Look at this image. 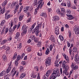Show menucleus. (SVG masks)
<instances>
[{
	"label": "nucleus",
	"mask_w": 79,
	"mask_h": 79,
	"mask_svg": "<svg viewBox=\"0 0 79 79\" xmlns=\"http://www.w3.org/2000/svg\"><path fill=\"white\" fill-rule=\"evenodd\" d=\"M59 77L60 76V71L58 69L54 70L52 75L50 77L49 79H55L56 78V77Z\"/></svg>",
	"instance_id": "nucleus-1"
},
{
	"label": "nucleus",
	"mask_w": 79,
	"mask_h": 79,
	"mask_svg": "<svg viewBox=\"0 0 79 79\" xmlns=\"http://www.w3.org/2000/svg\"><path fill=\"white\" fill-rule=\"evenodd\" d=\"M42 23H39L37 26H36L35 29H34L32 31V33H35L36 35V36H39V29H40L42 27Z\"/></svg>",
	"instance_id": "nucleus-2"
},
{
	"label": "nucleus",
	"mask_w": 79,
	"mask_h": 79,
	"mask_svg": "<svg viewBox=\"0 0 79 79\" xmlns=\"http://www.w3.org/2000/svg\"><path fill=\"white\" fill-rule=\"evenodd\" d=\"M44 0H38V6L37 8L35 9V15H36L37 13V10H38V9H39V8L40 9L42 8V7L44 4Z\"/></svg>",
	"instance_id": "nucleus-3"
},
{
	"label": "nucleus",
	"mask_w": 79,
	"mask_h": 79,
	"mask_svg": "<svg viewBox=\"0 0 79 79\" xmlns=\"http://www.w3.org/2000/svg\"><path fill=\"white\" fill-rule=\"evenodd\" d=\"M66 62L65 60H64L62 64V67L63 69H64V70L63 71V73L65 74L66 76L69 75V72H68V67H66Z\"/></svg>",
	"instance_id": "nucleus-4"
},
{
	"label": "nucleus",
	"mask_w": 79,
	"mask_h": 79,
	"mask_svg": "<svg viewBox=\"0 0 79 79\" xmlns=\"http://www.w3.org/2000/svg\"><path fill=\"white\" fill-rule=\"evenodd\" d=\"M29 27L28 26H26V25H24L22 27V29L23 31L22 33V36H25V35L27 32V29H28Z\"/></svg>",
	"instance_id": "nucleus-5"
},
{
	"label": "nucleus",
	"mask_w": 79,
	"mask_h": 79,
	"mask_svg": "<svg viewBox=\"0 0 79 79\" xmlns=\"http://www.w3.org/2000/svg\"><path fill=\"white\" fill-rule=\"evenodd\" d=\"M7 2L4 1L2 4V6H3L2 9L1 7H0V15L1 14H3L4 12H5V6Z\"/></svg>",
	"instance_id": "nucleus-6"
},
{
	"label": "nucleus",
	"mask_w": 79,
	"mask_h": 79,
	"mask_svg": "<svg viewBox=\"0 0 79 79\" xmlns=\"http://www.w3.org/2000/svg\"><path fill=\"white\" fill-rule=\"evenodd\" d=\"M51 71L50 70H48L47 72L46 73L45 75H44L43 77V79H48V76H50V72Z\"/></svg>",
	"instance_id": "nucleus-7"
},
{
	"label": "nucleus",
	"mask_w": 79,
	"mask_h": 79,
	"mask_svg": "<svg viewBox=\"0 0 79 79\" xmlns=\"http://www.w3.org/2000/svg\"><path fill=\"white\" fill-rule=\"evenodd\" d=\"M12 64V62L11 61L8 64V67L7 69H6V73H8L11 71V64Z\"/></svg>",
	"instance_id": "nucleus-8"
},
{
	"label": "nucleus",
	"mask_w": 79,
	"mask_h": 79,
	"mask_svg": "<svg viewBox=\"0 0 79 79\" xmlns=\"http://www.w3.org/2000/svg\"><path fill=\"white\" fill-rule=\"evenodd\" d=\"M74 27V31L76 34H79V26H75Z\"/></svg>",
	"instance_id": "nucleus-9"
},
{
	"label": "nucleus",
	"mask_w": 79,
	"mask_h": 79,
	"mask_svg": "<svg viewBox=\"0 0 79 79\" xmlns=\"http://www.w3.org/2000/svg\"><path fill=\"white\" fill-rule=\"evenodd\" d=\"M45 62L46 64H47L48 66L50 65V64H51V58L50 57H48L46 60Z\"/></svg>",
	"instance_id": "nucleus-10"
},
{
	"label": "nucleus",
	"mask_w": 79,
	"mask_h": 79,
	"mask_svg": "<svg viewBox=\"0 0 79 79\" xmlns=\"http://www.w3.org/2000/svg\"><path fill=\"white\" fill-rule=\"evenodd\" d=\"M60 19V17L58 16H55L53 17L52 21L54 22H56Z\"/></svg>",
	"instance_id": "nucleus-11"
},
{
	"label": "nucleus",
	"mask_w": 79,
	"mask_h": 79,
	"mask_svg": "<svg viewBox=\"0 0 79 79\" xmlns=\"http://www.w3.org/2000/svg\"><path fill=\"white\" fill-rule=\"evenodd\" d=\"M71 67L73 69V70H75V69H77V68L78 66L77 65H75V64L73 63H72Z\"/></svg>",
	"instance_id": "nucleus-12"
},
{
	"label": "nucleus",
	"mask_w": 79,
	"mask_h": 79,
	"mask_svg": "<svg viewBox=\"0 0 79 79\" xmlns=\"http://www.w3.org/2000/svg\"><path fill=\"white\" fill-rule=\"evenodd\" d=\"M62 55H63V56L64 57V58L65 59V60L67 61L68 63H69V57L67 56L66 55V54L64 53H62Z\"/></svg>",
	"instance_id": "nucleus-13"
},
{
	"label": "nucleus",
	"mask_w": 79,
	"mask_h": 79,
	"mask_svg": "<svg viewBox=\"0 0 79 79\" xmlns=\"http://www.w3.org/2000/svg\"><path fill=\"white\" fill-rule=\"evenodd\" d=\"M56 12L58 15H60L62 16H64V14H62V13H61V11L60 10H59V9H57Z\"/></svg>",
	"instance_id": "nucleus-14"
},
{
	"label": "nucleus",
	"mask_w": 79,
	"mask_h": 79,
	"mask_svg": "<svg viewBox=\"0 0 79 79\" xmlns=\"http://www.w3.org/2000/svg\"><path fill=\"white\" fill-rule=\"evenodd\" d=\"M16 71H15V69H13L11 73L12 74V77H14L15 75L16 74Z\"/></svg>",
	"instance_id": "nucleus-15"
},
{
	"label": "nucleus",
	"mask_w": 79,
	"mask_h": 79,
	"mask_svg": "<svg viewBox=\"0 0 79 79\" xmlns=\"http://www.w3.org/2000/svg\"><path fill=\"white\" fill-rule=\"evenodd\" d=\"M12 16H13V15H11L8 14V15H5V19H8L9 18H10L12 17Z\"/></svg>",
	"instance_id": "nucleus-16"
},
{
	"label": "nucleus",
	"mask_w": 79,
	"mask_h": 79,
	"mask_svg": "<svg viewBox=\"0 0 79 79\" xmlns=\"http://www.w3.org/2000/svg\"><path fill=\"white\" fill-rule=\"evenodd\" d=\"M50 40L52 42H55V39L53 35H51V36L50 37Z\"/></svg>",
	"instance_id": "nucleus-17"
},
{
	"label": "nucleus",
	"mask_w": 79,
	"mask_h": 79,
	"mask_svg": "<svg viewBox=\"0 0 79 79\" xmlns=\"http://www.w3.org/2000/svg\"><path fill=\"white\" fill-rule=\"evenodd\" d=\"M75 61L77 62L79 61V57L77 56V54L75 56Z\"/></svg>",
	"instance_id": "nucleus-18"
},
{
	"label": "nucleus",
	"mask_w": 79,
	"mask_h": 79,
	"mask_svg": "<svg viewBox=\"0 0 79 79\" xmlns=\"http://www.w3.org/2000/svg\"><path fill=\"white\" fill-rule=\"evenodd\" d=\"M40 16L44 17V18H46V17H47V14L46 13L42 12L40 14Z\"/></svg>",
	"instance_id": "nucleus-19"
},
{
	"label": "nucleus",
	"mask_w": 79,
	"mask_h": 79,
	"mask_svg": "<svg viewBox=\"0 0 79 79\" xmlns=\"http://www.w3.org/2000/svg\"><path fill=\"white\" fill-rule=\"evenodd\" d=\"M29 8V6H27L25 7L23 9L24 13H27V10H28V9Z\"/></svg>",
	"instance_id": "nucleus-20"
},
{
	"label": "nucleus",
	"mask_w": 79,
	"mask_h": 79,
	"mask_svg": "<svg viewBox=\"0 0 79 79\" xmlns=\"http://www.w3.org/2000/svg\"><path fill=\"white\" fill-rule=\"evenodd\" d=\"M67 18L69 20H71L73 19H74V17L72 15H69Z\"/></svg>",
	"instance_id": "nucleus-21"
},
{
	"label": "nucleus",
	"mask_w": 79,
	"mask_h": 79,
	"mask_svg": "<svg viewBox=\"0 0 79 79\" xmlns=\"http://www.w3.org/2000/svg\"><path fill=\"white\" fill-rule=\"evenodd\" d=\"M36 75L37 74H35V73H33L31 74V76L32 77H33V78H35V77H37Z\"/></svg>",
	"instance_id": "nucleus-22"
},
{
	"label": "nucleus",
	"mask_w": 79,
	"mask_h": 79,
	"mask_svg": "<svg viewBox=\"0 0 79 79\" xmlns=\"http://www.w3.org/2000/svg\"><path fill=\"white\" fill-rule=\"evenodd\" d=\"M20 35V33L18 32L16 33V34L15 36V39H18Z\"/></svg>",
	"instance_id": "nucleus-23"
},
{
	"label": "nucleus",
	"mask_w": 79,
	"mask_h": 79,
	"mask_svg": "<svg viewBox=\"0 0 79 79\" xmlns=\"http://www.w3.org/2000/svg\"><path fill=\"white\" fill-rule=\"evenodd\" d=\"M25 76H26V73H23L22 74L20 75V79H23V78H24Z\"/></svg>",
	"instance_id": "nucleus-24"
},
{
	"label": "nucleus",
	"mask_w": 79,
	"mask_h": 79,
	"mask_svg": "<svg viewBox=\"0 0 79 79\" xmlns=\"http://www.w3.org/2000/svg\"><path fill=\"white\" fill-rule=\"evenodd\" d=\"M8 42V40H3L2 42H1V44L3 45V44H6Z\"/></svg>",
	"instance_id": "nucleus-25"
},
{
	"label": "nucleus",
	"mask_w": 79,
	"mask_h": 79,
	"mask_svg": "<svg viewBox=\"0 0 79 79\" xmlns=\"http://www.w3.org/2000/svg\"><path fill=\"white\" fill-rule=\"evenodd\" d=\"M36 25V23H34L32 25L31 27L30 28V29L31 30V31H32V29L35 27V26Z\"/></svg>",
	"instance_id": "nucleus-26"
},
{
	"label": "nucleus",
	"mask_w": 79,
	"mask_h": 79,
	"mask_svg": "<svg viewBox=\"0 0 79 79\" xmlns=\"http://www.w3.org/2000/svg\"><path fill=\"white\" fill-rule=\"evenodd\" d=\"M23 6H21L20 9L19 10V11L18 12V14H19V13H20L22 11V10H23Z\"/></svg>",
	"instance_id": "nucleus-27"
},
{
	"label": "nucleus",
	"mask_w": 79,
	"mask_h": 79,
	"mask_svg": "<svg viewBox=\"0 0 79 79\" xmlns=\"http://www.w3.org/2000/svg\"><path fill=\"white\" fill-rule=\"evenodd\" d=\"M37 45L38 47H41V45H42V43L40 41H38V44H37Z\"/></svg>",
	"instance_id": "nucleus-28"
},
{
	"label": "nucleus",
	"mask_w": 79,
	"mask_h": 79,
	"mask_svg": "<svg viewBox=\"0 0 79 79\" xmlns=\"http://www.w3.org/2000/svg\"><path fill=\"white\" fill-rule=\"evenodd\" d=\"M77 52V48L76 47L73 48V51L72 52Z\"/></svg>",
	"instance_id": "nucleus-29"
},
{
	"label": "nucleus",
	"mask_w": 79,
	"mask_h": 79,
	"mask_svg": "<svg viewBox=\"0 0 79 79\" xmlns=\"http://www.w3.org/2000/svg\"><path fill=\"white\" fill-rule=\"evenodd\" d=\"M16 57H17V53L15 52L14 55V56L12 57L13 60H15V59H16Z\"/></svg>",
	"instance_id": "nucleus-30"
},
{
	"label": "nucleus",
	"mask_w": 79,
	"mask_h": 79,
	"mask_svg": "<svg viewBox=\"0 0 79 79\" xmlns=\"http://www.w3.org/2000/svg\"><path fill=\"white\" fill-rule=\"evenodd\" d=\"M61 12H62V14L64 15L66 11H65V9L64 8H61Z\"/></svg>",
	"instance_id": "nucleus-31"
},
{
	"label": "nucleus",
	"mask_w": 79,
	"mask_h": 79,
	"mask_svg": "<svg viewBox=\"0 0 79 79\" xmlns=\"http://www.w3.org/2000/svg\"><path fill=\"white\" fill-rule=\"evenodd\" d=\"M34 3H33V5L34 6H35V5H38V6H39V4H38V2H37V0H34Z\"/></svg>",
	"instance_id": "nucleus-32"
},
{
	"label": "nucleus",
	"mask_w": 79,
	"mask_h": 79,
	"mask_svg": "<svg viewBox=\"0 0 79 79\" xmlns=\"http://www.w3.org/2000/svg\"><path fill=\"white\" fill-rule=\"evenodd\" d=\"M50 53V50H49V49L47 48L45 52V54L46 55H48L49 53Z\"/></svg>",
	"instance_id": "nucleus-33"
},
{
	"label": "nucleus",
	"mask_w": 79,
	"mask_h": 79,
	"mask_svg": "<svg viewBox=\"0 0 79 79\" xmlns=\"http://www.w3.org/2000/svg\"><path fill=\"white\" fill-rule=\"evenodd\" d=\"M5 74V71H2L0 73V76H4V74Z\"/></svg>",
	"instance_id": "nucleus-34"
},
{
	"label": "nucleus",
	"mask_w": 79,
	"mask_h": 79,
	"mask_svg": "<svg viewBox=\"0 0 79 79\" xmlns=\"http://www.w3.org/2000/svg\"><path fill=\"white\" fill-rule=\"evenodd\" d=\"M2 58L4 60V61H6L7 58L6 57V56L5 55H4L2 56Z\"/></svg>",
	"instance_id": "nucleus-35"
},
{
	"label": "nucleus",
	"mask_w": 79,
	"mask_h": 79,
	"mask_svg": "<svg viewBox=\"0 0 79 79\" xmlns=\"http://www.w3.org/2000/svg\"><path fill=\"white\" fill-rule=\"evenodd\" d=\"M9 32L10 34H13V32H12V28L11 27L9 29Z\"/></svg>",
	"instance_id": "nucleus-36"
},
{
	"label": "nucleus",
	"mask_w": 79,
	"mask_h": 79,
	"mask_svg": "<svg viewBox=\"0 0 79 79\" xmlns=\"http://www.w3.org/2000/svg\"><path fill=\"white\" fill-rule=\"evenodd\" d=\"M69 37L70 39H71L72 35H71V32L70 31H69Z\"/></svg>",
	"instance_id": "nucleus-37"
},
{
	"label": "nucleus",
	"mask_w": 79,
	"mask_h": 79,
	"mask_svg": "<svg viewBox=\"0 0 79 79\" xmlns=\"http://www.w3.org/2000/svg\"><path fill=\"white\" fill-rule=\"evenodd\" d=\"M66 12L67 14H71V10L69 9H67Z\"/></svg>",
	"instance_id": "nucleus-38"
},
{
	"label": "nucleus",
	"mask_w": 79,
	"mask_h": 79,
	"mask_svg": "<svg viewBox=\"0 0 79 79\" xmlns=\"http://www.w3.org/2000/svg\"><path fill=\"white\" fill-rule=\"evenodd\" d=\"M23 17H24L23 15H22L20 16L19 18V21H22V19H23Z\"/></svg>",
	"instance_id": "nucleus-39"
},
{
	"label": "nucleus",
	"mask_w": 79,
	"mask_h": 79,
	"mask_svg": "<svg viewBox=\"0 0 79 79\" xmlns=\"http://www.w3.org/2000/svg\"><path fill=\"white\" fill-rule=\"evenodd\" d=\"M53 48V45L52 44H51L49 47V48L50 51H52V50Z\"/></svg>",
	"instance_id": "nucleus-40"
},
{
	"label": "nucleus",
	"mask_w": 79,
	"mask_h": 79,
	"mask_svg": "<svg viewBox=\"0 0 79 79\" xmlns=\"http://www.w3.org/2000/svg\"><path fill=\"white\" fill-rule=\"evenodd\" d=\"M59 37L60 39V40H64V38H63V36H62V35H60L59 36Z\"/></svg>",
	"instance_id": "nucleus-41"
},
{
	"label": "nucleus",
	"mask_w": 79,
	"mask_h": 79,
	"mask_svg": "<svg viewBox=\"0 0 79 79\" xmlns=\"http://www.w3.org/2000/svg\"><path fill=\"white\" fill-rule=\"evenodd\" d=\"M71 8H73V9H74V10H75L77 8L76 7V6H75V5L74 4H72V5Z\"/></svg>",
	"instance_id": "nucleus-42"
},
{
	"label": "nucleus",
	"mask_w": 79,
	"mask_h": 79,
	"mask_svg": "<svg viewBox=\"0 0 79 79\" xmlns=\"http://www.w3.org/2000/svg\"><path fill=\"white\" fill-rule=\"evenodd\" d=\"M21 59V56L19 55L17 56V60L19 61Z\"/></svg>",
	"instance_id": "nucleus-43"
},
{
	"label": "nucleus",
	"mask_w": 79,
	"mask_h": 79,
	"mask_svg": "<svg viewBox=\"0 0 79 79\" xmlns=\"http://www.w3.org/2000/svg\"><path fill=\"white\" fill-rule=\"evenodd\" d=\"M72 49L70 48V49H69V55L70 56H71V55H72V52H73V50H72L71 49Z\"/></svg>",
	"instance_id": "nucleus-44"
},
{
	"label": "nucleus",
	"mask_w": 79,
	"mask_h": 79,
	"mask_svg": "<svg viewBox=\"0 0 79 79\" xmlns=\"http://www.w3.org/2000/svg\"><path fill=\"white\" fill-rule=\"evenodd\" d=\"M34 69L36 71H39V67H38V66H35Z\"/></svg>",
	"instance_id": "nucleus-45"
},
{
	"label": "nucleus",
	"mask_w": 79,
	"mask_h": 79,
	"mask_svg": "<svg viewBox=\"0 0 79 79\" xmlns=\"http://www.w3.org/2000/svg\"><path fill=\"white\" fill-rule=\"evenodd\" d=\"M74 52H72V55L71 56V60H73L74 59Z\"/></svg>",
	"instance_id": "nucleus-46"
},
{
	"label": "nucleus",
	"mask_w": 79,
	"mask_h": 79,
	"mask_svg": "<svg viewBox=\"0 0 79 79\" xmlns=\"http://www.w3.org/2000/svg\"><path fill=\"white\" fill-rule=\"evenodd\" d=\"M24 70V68L22 66H20V71H23Z\"/></svg>",
	"instance_id": "nucleus-47"
},
{
	"label": "nucleus",
	"mask_w": 79,
	"mask_h": 79,
	"mask_svg": "<svg viewBox=\"0 0 79 79\" xmlns=\"http://www.w3.org/2000/svg\"><path fill=\"white\" fill-rule=\"evenodd\" d=\"M55 33L56 34V35H58L60 34V32H59V30H55Z\"/></svg>",
	"instance_id": "nucleus-48"
},
{
	"label": "nucleus",
	"mask_w": 79,
	"mask_h": 79,
	"mask_svg": "<svg viewBox=\"0 0 79 79\" xmlns=\"http://www.w3.org/2000/svg\"><path fill=\"white\" fill-rule=\"evenodd\" d=\"M67 6L68 8H70V7H71V3H70V2H69V1H68L67 2Z\"/></svg>",
	"instance_id": "nucleus-49"
},
{
	"label": "nucleus",
	"mask_w": 79,
	"mask_h": 79,
	"mask_svg": "<svg viewBox=\"0 0 79 79\" xmlns=\"http://www.w3.org/2000/svg\"><path fill=\"white\" fill-rule=\"evenodd\" d=\"M4 29H5V27H4V28L2 29V31L1 32V35H3V34H4V31H5V30H4Z\"/></svg>",
	"instance_id": "nucleus-50"
},
{
	"label": "nucleus",
	"mask_w": 79,
	"mask_h": 79,
	"mask_svg": "<svg viewBox=\"0 0 79 79\" xmlns=\"http://www.w3.org/2000/svg\"><path fill=\"white\" fill-rule=\"evenodd\" d=\"M31 20H32L31 18H30L28 19L27 20L26 22L27 23H30V22H31Z\"/></svg>",
	"instance_id": "nucleus-51"
},
{
	"label": "nucleus",
	"mask_w": 79,
	"mask_h": 79,
	"mask_svg": "<svg viewBox=\"0 0 79 79\" xmlns=\"http://www.w3.org/2000/svg\"><path fill=\"white\" fill-rule=\"evenodd\" d=\"M59 27L58 26H57L56 27H55V31H59Z\"/></svg>",
	"instance_id": "nucleus-52"
},
{
	"label": "nucleus",
	"mask_w": 79,
	"mask_h": 79,
	"mask_svg": "<svg viewBox=\"0 0 79 79\" xmlns=\"http://www.w3.org/2000/svg\"><path fill=\"white\" fill-rule=\"evenodd\" d=\"M61 5L62 6H66V4L65 3H62L61 4Z\"/></svg>",
	"instance_id": "nucleus-53"
},
{
	"label": "nucleus",
	"mask_w": 79,
	"mask_h": 79,
	"mask_svg": "<svg viewBox=\"0 0 79 79\" xmlns=\"http://www.w3.org/2000/svg\"><path fill=\"white\" fill-rule=\"evenodd\" d=\"M31 48L30 47H29L27 48V51H28V52H31Z\"/></svg>",
	"instance_id": "nucleus-54"
},
{
	"label": "nucleus",
	"mask_w": 79,
	"mask_h": 79,
	"mask_svg": "<svg viewBox=\"0 0 79 79\" xmlns=\"http://www.w3.org/2000/svg\"><path fill=\"white\" fill-rule=\"evenodd\" d=\"M17 27V26L16 25H15V26H14L13 27V31H15V29H16V28Z\"/></svg>",
	"instance_id": "nucleus-55"
},
{
	"label": "nucleus",
	"mask_w": 79,
	"mask_h": 79,
	"mask_svg": "<svg viewBox=\"0 0 79 79\" xmlns=\"http://www.w3.org/2000/svg\"><path fill=\"white\" fill-rule=\"evenodd\" d=\"M34 41L35 42H36V43H37V42H38V40L37 39V38H34Z\"/></svg>",
	"instance_id": "nucleus-56"
},
{
	"label": "nucleus",
	"mask_w": 79,
	"mask_h": 79,
	"mask_svg": "<svg viewBox=\"0 0 79 79\" xmlns=\"http://www.w3.org/2000/svg\"><path fill=\"white\" fill-rule=\"evenodd\" d=\"M5 50H7V51L9 50H10V47L8 46H6L5 49Z\"/></svg>",
	"instance_id": "nucleus-57"
},
{
	"label": "nucleus",
	"mask_w": 79,
	"mask_h": 79,
	"mask_svg": "<svg viewBox=\"0 0 79 79\" xmlns=\"http://www.w3.org/2000/svg\"><path fill=\"white\" fill-rule=\"evenodd\" d=\"M21 44H18V48H21Z\"/></svg>",
	"instance_id": "nucleus-58"
},
{
	"label": "nucleus",
	"mask_w": 79,
	"mask_h": 79,
	"mask_svg": "<svg viewBox=\"0 0 79 79\" xmlns=\"http://www.w3.org/2000/svg\"><path fill=\"white\" fill-rule=\"evenodd\" d=\"M20 25H21V23L20 22H19L18 24V26H17V29H19V28L20 27Z\"/></svg>",
	"instance_id": "nucleus-59"
},
{
	"label": "nucleus",
	"mask_w": 79,
	"mask_h": 79,
	"mask_svg": "<svg viewBox=\"0 0 79 79\" xmlns=\"http://www.w3.org/2000/svg\"><path fill=\"white\" fill-rule=\"evenodd\" d=\"M67 44L68 47H69L71 46V44L68 41H67Z\"/></svg>",
	"instance_id": "nucleus-60"
},
{
	"label": "nucleus",
	"mask_w": 79,
	"mask_h": 79,
	"mask_svg": "<svg viewBox=\"0 0 79 79\" xmlns=\"http://www.w3.org/2000/svg\"><path fill=\"white\" fill-rule=\"evenodd\" d=\"M38 56H42V52L39 53V52L37 53Z\"/></svg>",
	"instance_id": "nucleus-61"
},
{
	"label": "nucleus",
	"mask_w": 79,
	"mask_h": 79,
	"mask_svg": "<svg viewBox=\"0 0 79 79\" xmlns=\"http://www.w3.org/2000/svg\"><path fill=\"white\" fill-rule=\"evenodd\" d=\"M35 36L34 35H32V36L31 37V38L32 40H34V39H35Z\"/></svg>",
	"instance_id": "nucleus-62"
},
{
	"label": "nucleus",
	"mask_w": 79,
	"mask_h": 79,
	"mask_svg": "<svg viewBox=\"0 0 79 79\" xmlns=\"http://www.w3.org/2000/svg\"><path fill=\"white\" fill-rule=\"evenodd\" d=\"M31 42H32V40H31V39H29L27 41V43H28V44H30V43H31Z\"/></svg>",
	"instance_id": "nucleus-63"
},
{
	"label": "nucleus",
	"mask_w": 79,
	"mask_h": 79,
	"mask_svg": "<svg viewBox=\"0 0 79 79\" xmlns=\"http://www.w3.org/2000/svg\"><path fill=\"white\" fill-rule=\"evenodd\" d=\"M22 64L23 65H25L26 64V62L24 61H22Z\"/></svg>",
	"instance_id": "nucleus-64"
}]
</instances>
